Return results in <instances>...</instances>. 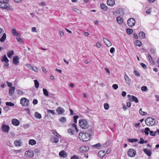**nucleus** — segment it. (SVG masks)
I'll list each match as a JSON object with an SVG mask.
<instances>
[{
    "instance_id": "nucleus-1",
    "label": "nucleus",
    "mask_w": 159,
    "mask_h": 159,
    "mask_svg": "<svg viewBox=\"0 0 159 159\" xmlns=\"http://www.w3.org/2000/svg\"><path fill=\"white\" fill-rule=\"evenodd\" d=\"M90 138V134L87 133L80 132L79 135V138L83 141L86 142L88 141Z\"/></svg>"
},
{
    "instance_id": "nucleus-2",
    "label": "nucleus",
    "mask_w": 159,
    "mask_h": 159,
    "mask_svg": "<svg viewBox=\"0 0 159 159\" xmlns=\"http://www.w3.org/2000/svg\"><path fill=\"white\" fill-rule=\"evenodd\" d=\"M79 124L80 126L82 129H88L89 126V124L86 120L81 119L79 120Z\"/></svg>"
},
{
    "instance_id": "nucleus-3",
    "label": "nucleus",
    "mask_w": 159,
    "mask_h": 159,
    "mask_svg": "<svg viewBox=\"0 0 159 159\" xmlns=\"http://www.w3.org/2000/svg\"><path fill=\"white\" fill-rule=\"evenodd\" d=\"M145 124L148 126L153 125L156 122L155 119L152 117H148L145 120Z\"/></svg>"
},
{
    "instance_id": "nucleus-4",
    "label": "nucleus",
    "mask_w": 159,
    "mask_h": 159,
    "mask_svg": "<svg viewBox=\"0 0 159 159\" xmlns=\"http://www.w3.org/2000/svg\"><path fill=\"white\" fill-rule=\"evenodd\" d=\"M11 7L8 3L4 0H0V8L3 9H8Z\"/></svg>"
},
{
    "instance_id": "nucleus-5",
    "label": "nucleus",
    "mask_w": 159,
    "mask_h": 159,
    "mask_svg": "<svg viewBox=\"0 0 159 159\" xmlns=\"http://www.w3.org/2000/svg\"><path fill=\"white\" fill-rule=\"evenodd\" d=\"M20 104L23 106H29V101L28 99L25 98H22L20 100Z\"/></svg>"
},
{
    "instance_id": "nucleus-6",
    "label": "nucleus",
    "mask_w": 159,
    "mask_h": 159,
    "mask_svg": "<svg viewBox=\"0 0 159 159\" xmlns=\"http://www.w3.org/2000/svg\"><path fill=\"white\" fill-rule=\"evenodd\" d=\"M136 154V151L134 149L130 148L128 151V155L129 157H134L135 156Z\"/></svg>"
},
{
    "instance_id": "nucleus-7",
    "label": "nucleus",
    "mask_w": 159,
    "mask_h": 159,
    "mask_svg": "<svg viewBox=\"0 0 159 159\" xmlns=\"http://www.w3.org/2000/svg\"><path fill=\"white\" fill-rule=\"evenodd\" d=\"M135 22V19L133 18H131L128 19L127 21L128 25L130 27H132L134 26Z\"/></svg>"
},
{
    "instance_id": "nucleus-8",
    "label": "nucleus",
    "mask_w": 159,
    "mask_h": 159,
    "mask_svg": "<svg viewBox=\"0 0 159 159\" xmlns=\"http://www.w3.org/2000/svg\"><path fill=\"white\" fill-rule=\"evenodd\" d=\"M24 156L26 157L31 158L34 157V153L32 151H25Z\"/></svg>"
},
{
    "instance_id": "nucleus-9",
    "label": "nucleus",
    "mask_w": 159,
    "mask_h": 159,
    "mask_svg": "<svg viewBox=\"0 0 159 159\" xmlns=\"http://www.w3.org/2000/svg\"><path fill=\"white\" fill-rule=\"evenodd\" d=\"M2 130L4 132H8L10 129V127L8 125L2 124L1 126Z\"/></svg>"
},
{
    "instance_id": "nucleus-10",
    "label": "nucleus",
    "mask_w": 159,
    "mask_h": 159,
    "mask_svg": "<svg viewBox=\"0 0 159 159\" xmlns=\"http://www.w3.org/2000/svg\"><path fill=\"white\" fill-rule=\"evenodd\" d=\"M26 66L30 69L33 70L35 72H37L38 70V69L36 67L34 66H32L29 64H27L26 65Z\"/></svg>"
},
{
    "instance_id": "nucleus-11",
    "label": "nucleus",
    "mask_w": 159,
    "mask_h": 159,
    "mask_svg": "<svg viewBox=\"0 0 159 159\" xmlns=\"http://www.w3.org/2000/svg\"><path fill=\"white\" fill-rule=\"evenodd\" d=\"M89 149V147L87 146H82L79 148V150L81 152H84L88 150Z\"/></svg>"
},
{
    "instance_id": "nucleus-12",
    "label": "nucleus",
    "mask_w": 159,
    "mask_h": 159,
    "mask_svg": "<svg viewBox=\"0 0 159 159\" xmlns=\"http://www.w3.org/2000/svg\"><path fill=\"white\" fill-rule=\"evenodd\" d=\"M128 97L129 98V99L130 101H133L135 102H138V100L137 98L134 96H130L129 95H128Z\"/></svg>"
},
{
    "instance_id": "nucleus-13",
    "label": "nucleus",
    "mask_w": 159,
    "mask_h": 159,
    "mask_svg": "<svg viewBox=\"0 0 159 159\" xmlns=\"http://www.w3.org/2000/svg\"><path fill=\"white\" fill-rule=\"evenodd\" d=\"M59 155L60 157L64 158L66 157H67L66 152L64 150H62L60 151L59 153Z\"/></svg>"
},
{
    "instance_id": "nucleus-14",
    "label": "nucleus",
    "mask_w": 159,
    "mask_h": 159,
    "mask_svg": "<svg viewBox=\"0 0 159 159\" xmlns=\"http://www.w3.org/2000/svg\"><path fill=\"white\" fill-rule=\"evenodd\" d=\"M124 78L126 83L128 85H129L130 84L131 80L130 79L126 74L125 75Z\"/></svg>"
},
{
    "instance_id": "nucleus-15",
    "label": "nucleus",
    "mask_w": 159,
    "mask_h": 159,
    "mask_svg": "<svg viewBox=\"0 0 159 159\" xmlns=\"http://www.w3.org/2000/svg\"><path fill=\"white\" fill-rule=\"evenodd\" d=\"M56 111L58 114H62L65 112V110L62 107H58L56 110Z\"/></svg>"
},
{
    "instance_id": "nucleus-16",
    "label": "nucleus",
    "mask_w": 159,
    "mask_h": 159,
    "mask_svg": "<svg viewBox=\"0 0 159 159\" xmlns=\"http://www.w3.org/2000/svg\"><path fill=\"white\" fill-rule=\"evenodd\" d=\"M103 41L104 43L107 46L109 47L111 45V42L106 38H103Z\"/></svg>"
},
{
    "instance_id": "nucleus-17",
    "label": "nucleus",
    "mask_w": 159,
    "mask_h": 159,
    "mask_svg": "<svg viewBox=\"0 0 159 159\" xmlns=\"http://www.w3.org/2000/svg\"><path fill=\"white\" fill-rule=\"evenodd\" d=\"M11 122L13 125L16 126L18 125L20 123L19 121L16 119H13L12 120Z\"/></svg>"
},
{
    "instance_id": "nucleus-18",
    "label": "nucleus",
    "mask_w": 159,
    "mask_h": 159,
    "mask_svg": "<svg viewBox=\"0 0 159 159\" xmlns=\"http://www.w3.org/2000/svg\"><path fill=\"white\" fill-rule=\"evenodd\" d=\"M107 3L108 6L112 7L115 4V1L114 0H107Z\"/></svg>"
},
{
    "instance_id": "nucleus-19",
    "label": "nucleus",
    "mask_w": 159,
    "mask_h": 159,
    "mask_svg": "<svg viewBox=\"0 0 159 159\" xmlns=\"http://www.w3.org/2000/svg\"><path fill=\"white\" fill-rule=\"evenodd\" d=\"M15 89V87H11L9 89V93L10 96H11L14 93V92Z\"/></svg>"
},
{
    "instance_id": "nucleus-20",
    "label": "nucleus",
    "mask_w": 159,
    "mask_h": 159,
    "mask_svg": "<svg viewBox=\"0 0 159 159\" xmlns=\"http://www.w3.org/2000/svg\"><path fill=\"white\" fill-rule=\"evenodd\" d=\"M19 57L18 56H16L13 58V63L16 65H17L19 63Z\"/></svg>"
},
{
    "instance_id": "nucleus-21",
    "label": "nucleus",
    "mask_w": 159,
    "mask_h": 159,
    "mask_svg": "<svg viewBox=\"0 0 159 159\" xmlns=\"http://www.w3.org/2000/svg\"><path fill=\"white\" fill-rule=\"evenodd\" d=\"M12 34L14 36H20L19 34L17 32L15 28H13L12 29Z\"/></svg>"
},
{
    "instance_id": "nucleus-22",
    "label": "nucleus",
    "mask_w": 159,
    "mask_h": 159,
    "mask_svg": "<svg viewBox=\"0 0 159 159\" xmlns=\"http://www.w3.org/2000/svg\"><path fill=\"white\" fill-rule=\"evenodd\" d=\"M143 152L145 153L148 156H150L151 155V152L150 150L144 148L143 149Z\"/></svg>"
},
{
    "instance_id": "nucleus-23",
    "label": "nucleus",
    "mask_w": 159,
    "mask_h": 159,
    "mask_svg": "<svg viewBox=\"0 0 159 159\" xmlns=\"http://www.w3.org/2000/svg\"><path fill=\"white\" fill-rule=\"evenodd\" d=\"M139 37L141 39H144L145 37V34L142 31L139 33Z\"/></svg>"
},
{
    "instance_id": "nucleus-24",
    "label": "nucleus",
    "mask_w": 159,
    "mask_h": 159,
    "mask_svg": "<svg viewBox=\"0 0 159 159\" xmlns=\"http://www.w3.org/2000/svg\"><path fill=\"white\" fill-rule=\"evenodd\" d=\"M100 7L101 9L104 11H106L107 10V7L104 3H101L100 4Z\"/></svg>"
},
{
    "instance_id": "nucleus-25",
    "label": "nucleus",
    "mask_w": 159,
    "mask_h": 159,
    "mask_svg": "<svg viewBox=\"0 0 159 159\" xmlns=\"http://www.w3.org/2000/svg\"><path fill=\"white\" fill-rule=\"evenodd\" d=\"M14 55V51L12 50L9 51L7 52V55L9 58H11Z\"/></svg>"
},
{
    "instance_id": "nucleus-26",
    "label": "nucleus",
    "mask_w": 159,
    "mask_h": 159,
    "mask_svg": "<svg viewBox=\"0 0 159 159\" xmlns=\"http://www.w3.org/2000/svg\"><path fill=\"white\" fill-rule=\"evenodd\" d=\"M22 143L21 140L15 141H14V144L16 146L19 147L21 146Z\"/></svg>"
},
{
    "instance_id": "nucleus-27",
    "label": "nucleus",
    "mask_w": 159,
    "mask_h": 159,
    "mask_svg": "<svg viewBox=\"0 0 159 159\" xmlns=\"http://www.w3.org/2000/svg\"><path fill=\"white\" fill-rule=\"evenodd\" d=\"M98 154L100 157H102L105 155V151L103 150L100 151L99 152Z\"/></svg>"
},
{
    "instance_id": "nucleus-28",
    "label": "nucleus",
    "mask_w": 159,
    "mask_h": 159,
    "mask_svg": "<svg viewBox=\"0 0 159 159\" xmlns=\"http://www.w3.org/2000/svg\"><path fill=\"white\" fill-rule=\"evenodd\" d=\"M116 21L119 24H121L123 23V20L120 17H116Z\"/></svg>"
},
{
    "instance_id": "nucleus-29",
    "label": "nucleus",
    "mask_w": 159,
    "mask_h": 159,
    "mask_svg": "<svg viewBox=\"0 0 159 159\" xmlns=\"http://www.w3.org/2000/svg\"><path fill=\"white\" fill-rule=\"evenodd\" d=\"M116 12L119 13L120 15H122L124 14V11L122 8H119L117 9Z\"/></svg>"
},
{
    "instance_id": "nucleus-30",
    "label": "nucleus",
    "mask_w": 159,
    "mask_h": 159,
    "mask_svg": "<svg viewBox=\"0 0 159 159\" xmlns=\"http://www.w3.org/2000/svg\"><path fill=\"white\" fill-rule=\"evenodd\" d=\"M73 130H74V131H76L77 132H78V129L76 127V125L75 123H73L71 125V128Z\"/></svg>"
},
{
    "instance_id": "nucleus-31",
    "label": "nucleus",
    "mask_w": 159,
    "mask_h": 159,
    "mask_svg": "<svg viewBox=\"0 0 159 159\" xmlns=\"http://www.w3.org/2000/svg\"><path fill=\"white\" fill-rule=\"evenodd\" d=\"M6 38V34L4 33L3 34L2 36L1 37L0 39V41L2 42H3Z\"/></svg>"
},
{
    "instance_id": "nucleus-32",
    "label": "nucleus",
    "mask_w": 159,
    "mask_h": 159,
    "mask_svg": "<svg viewBox=\"0 0 159 159\" xmlns=\"http://www.w3.org/2000/svg\"><path fill=\"white\" fill-rule=\"evenodd\" d=\"M35 116L36 118L39 119H40L41 118L42 116L40 113H39L37 112H35Z\"/></svg>"
},
{
    "instance_id": "nucleus-33",
    "label": "nucleus",
    "mask_w": 159,
    "mask_h": 159,
    "mask_svg": "<svg viewBox=\"0 0 159 159\" xmlns=\"http://www.w3.org/2000/svg\"><path fill=\"white\" fill-rule=\"evenodd\" d=\"M34 83L35 87L36 89H38L39 86V83L37 80H34Z\"/></svg>"
},
{
    "instance_id": "nucleus-34",
    "label": "nucleus",
    "mask_w": 159,
    "mask_h": 159,
    "mask_svg": "<svg viewBox=\"0 0 159 159\" xmlns=\"http://www.w3.org/2000/svg\"><path fill=\"white\" fill-rule=\"evenodd\" d=\"M36 143V141L34 139H30L29 141V144L31 145H34Z\"/></svg>"
},
{
    "instance_id": "nucleus-35",
    "label": "nucleus",
    "mask_w": 159,
    "mask_h": 159,
    "mask_svg": "<svg viewBox=\"0 0 159 159\" xmlns=\"http://www.w3.org/2000/svg\"><path fill=\"white\" fill-rule=\"evenodd\" d=\"M43 93L46 96H48V92L47 89L43 88Z\"/></svg>"
},
{
    "instance_id": "nucleus-36",
    "label": "nucleus",
    "mask_w": 159,
    "mask_h": 159,
    "mask_svg": "<svg viewBox=\"0 0 159 159\" xmlns=\"http://www.w3.org/2000/svg\"><path fill=\"white\" fill-rule=\"evenodd\" d=\"M2 61L5 62L6 63H8L9 62V60L6 57V55H5L3 57V59H2Z\"/></svg>"
},
{
    "instance_id": "nucleus-37",
    "label": "nucleus",
    "mask_w": 159,
    "mask_h": 159,
    "mask_svg": "<svg viewBox=\"0 0 159 159\" xmlns=\"http://www.w3.org/2000/svg\"><path fill=\"white\" fill-rule=\"evenodd\" d=\"M139 113L142 116H145L147 114V112L142 111V109L141 108L139 110Z\"/></svg>"
},
{
    "instance_id": "nucleus-38",
    "label": "nucleus",
    "mask_w": 159,
    "mask_h": 159,
    "mask_svg": "<svg viewBox=\"0 0 159 159\" xmlns=\"http://www.w3.org/2000/svg\"><path fill=\"white\" fill-rule=\"evenodd\" d=\"M6 105L7 106L9 107L13 106L15 105L14 103H12L11 102H7L6 103Z\"/></svg>"
},
{
    "instance_id": "nucleus-39",
    "label": "nucleus",
    "mask_w": 159,
    "mask_h": 159,
    "mask_svg": "<svg viewBox=\"0 0 159 159\" xmlns=\"http://www.w3.org/2000/svg\"><path fill=\"white\" fill-rule=\"evenodd\" d=\"M68 132L70 134L72 135L74 134L75 131L72 129H69L68 130Z\"/></svg>"
},
{
    "instance_id": "nucleus-40",
    "label": "nucleus",
    "mask_w": 159,
    "mask_h": 159,
    "mask_svg": "<svg viewBox=\"0 0 159 159\" xmlns=\"http://www.w3.org/2000/svg\"><path fill=\"white\" fill-rule=\"evenodd\" d=\"M128 140L129 142L133 143L134 142H136L138 141V139H128Z\"/></svg>"
},
{
    "instance_id": "nucleus-41",
    "label": "nucleus",
    "mask_w": 159,
    "mask_h": 159,
    "mask_svg": "<svg viewBox=\"0 0 159 159\" xmlns=\"http://www.w3.org/2000/svg\"><path fill=\"white\" fill-rule=\"evenodd\" d=\"M126 32L128 34H130L133 32V30L130 29H127L126 30Z\"/></svg>"
},
{
    "instance_id": "nucleus-42",
    "label": "nucleus",
    "mask_w": 159,
    "mask_h": 159,
    "mask_svg": "<svg viewBox=\"0 0 159 159\" xmlns=\"http://www.w3.org/2000/svg\"><path fill=\"white\" fill-rule=\"evenodd\" d=\"M52 133L54 134L55 136L58 137H60L61 136L56 131L52 130L51 131Z\"/></svg>"
},
{
    "instance_id": "nucleus-43",
    "label": "nucleus",
    "mask_w": 159,
    "mask_h": 159,
    "mask_svg": "<svg viewBox=\"0 0 159 159\" xmlns=\"http://www.w3.org/2000/svg\"><path fill=\"white\" fill-rule=\"evenodd\" d=\"M16 92L17 94L21 95H23L24 94V93L21 90L17 89L16 90Z\"/></svg>"
},
{
    "instance_id": "nucleus-44",
    "label": "nucleus",
    "mask_w": 159,
    "mask_h": 159,
    "mask_svg": "<svg viewBox=\"0 0 159 159\" xmlns=\"http://www.w3.org/2000/svg\"><path fill=\"white\" fill-rule=\"evenodd\" d=\"M150 131V129L148 128H146L145 129L144 132L146 135H148L149 134L148 131Z\"/></svg>"
},
{
    "instance_id": "nucleus-45",
    "label": "nucleus",
    "mask_w": 159,
    "mask_h": 159,
    "mask_svg": "<svg viewBox=\"0 0 159 159\" xmlns=\"http://www.w3.org/2000/svg\"><path fill=\"white\" fill-rule=\"evenodd\" d=\"M136 45L138 46H140L141 45V43L140 41L138 40H136L135 41Z\"/></svg>"
},
{
    "instance_id": "nucleus-46",
    "label": "nucleus",
    "mask_w": 159,
    "mask_h": 159,
    "mask_svg": "<svg viewBox=\"0 0 159 159\" xmlns=\"http://www.w3.org/2000/svg\"><path fill=\"white\" fill-rule=\"evenodd\" d=\"M104 107L105 110H107L109 108V106L107 103H105L104 104Z\"/></svg>"
},
{
    "instance_id": "nucleus-47",
    "label": "nucleus",
    "mask_w": 159,
    "mask_h": 159,
    "mask_svg": "<svg viewBox=\"0 0 159 159\" xmlns=\"http://www.w3.org/2000/svg\"><path fill=\"white\" fill-rule=\"evenodd\" d=\"M59 120L61 122H65L66 121V118L64 117H62L59 119Z\"/></svg>"
},
{
    "instance_id": "nucleus-48",
    "label": "nucleus",
    "mask_w": 159,
    "mask_h": 159,
    "mask_svg": "<svg viewBox=\"0 0 159 159\" xmlns=\"http://www.w3.org/2000/svg\"><path fill=\"white\" fill-rule=\"evenodd\" d=\"M148 57L149 60L150 62L152 64H154V62L152 60V57L149 54H148Z\"/></svg>"
},
{
    "instance_id": "nucleus-49",
    "label": "nucleus",
    "mask_w": 159,
    "mask_h": 159,
    "mask_svg": "<svg viewBox=\"0 0 159 159\" xmlns=\"http://www.w3.org/2000/svg\"><path fill=\"white\" fill-rule=\"evenodd\" d=\"M134 73L136 76L139 77L140 76V73L137 71L134 70Z\"/></svg>"
},
{
    "instance_id": "nucleus-50",
    "label": "nucleus",
    "mask_w": 159,
    "mask_h": 159,
    "mask_svg": "<svg viewBox=\"0 0 159 159\" xmlns=\"http://www.w3.org/2000/svg\"><path fill=\"white\" fill-rule=\"evenodd\" d=\"M140 65L144 69H146L147 68V67L146 65L143 63H141L140 64Z\"/></svg>"
},
{
    "instance_id": "nucleus-51",
    "label": "nucleus",
    "mask_w": 159,
    "mask_h": 159,
    "mask_svg": "<svg viewBox=\"0 0 159 159\" xmlns=\"http://www.w3.org/2000/svg\"><path fill=\"white\" fill-rule=\"evenodd\" d=\"M53 142L55 143H58V141H59V139L58 138H53Z\"/></svg>"
},
{
    "instance_id": "nucleus-52",
    "label": "nucleus",
    "mask_w": 159,
    "mask_h": 159,
    "mask_svg": "<svg viewBox=\"0 0 159 159\" xmlns=\"http://www.w3.org/2000/svg\"><path fill=\"white\" fill-rule=\"evenodd\" d=\"M112 87L114 88V89L115 90H116L118 88V85L117 84H113L112 85Z\"/></svg>"
},
{
    "instance_id": "nucleus-53",
    "label": "nucleus",
    "mask_w": 159,
    "mask_h": 159,
    "mask_svg": "<svg viewBox=\"0 0 159 159\" xmlns=\"http://www.w3.org/2000/svg\"><path fill=\"white\" fill-rule=\"evenodd\" d=\"M48 113H51L53 115L55 114V113L54 110H48L47 111Z\"/></svg>"
},
{
    "instance_id": "nucleus-54",
    "label": "nucleus",
    "mask_w": 159,
    "mask_h": 159,
    "mask_svg": "<svg viewBox=\"0 0 159 159\" xmlns=\"http://www.w3.org/2000/svg\"><path fill=\"white\" fill-rule=\"evenodd\" d=\"M139 143L140 144H142L144 143V140L142 138H140V141L139 142Z\"/></svg>"
},
{
    "instance_id": "nucleus-55",
    "label": "nucleus",
    "mask_w": 159,
    "mask_h": 159,
    "mask_svg": "<svg viewBox=\"0 0 159 159\" xmlns=\"http://www.w3.org/2000/svg\"><path fill=\"white\" fill-rule=\"evenodd\" d=\"M147 87L146 86H142L141 88V89L142 90L145 91H146L147 89Z\"/></svg>"
},
{
    "instance_id": "nucleus-56",
    "label": "nucleus",
    "mask_w": 159,
    "mask_h": 159,
    "mask_svg": "<svg viewBox=\"0 0 159 159\" xmlns=\"http://www.w3.org/2000/svg\"><path fill=\"white\" fill-rule=\"evenodd\" d=\"M3 109L6 111H7L10 109L8 107H4L3 108Z\"/></svg>"
},
{
    "instance_id": "nucleus-57",
    "label": "nucleus",
    "mask_w": 159,
    "mask_h": 159,
    "mask_svg": "<svg viewBox=\"0 0 159 159\" xmlns=\"http://www.w3.org/2000/svg\"><path fill=\"white\" fill-rule=\"evenodd\" d=\"M39 5L40 6H45L46 5V3L45 2H42L41 3H39Z\"/></svg>"
},
{
    "instance_id": "nucleus-58",
    "label": "nucleus",
    "mask_w": 159,
    "mask_h": 159,
    "mask_svg": "<svg viewBox=\"0 0 159 159\" xmlns=\"http://www.w3.org/2000/svg\"><path fill=\"white\" fill-rule=\"evenodd\" d=\"M109 145V142H107L105 143H104L103 144V146L104 147H107Z\"/></svg>"
},
{
    "instance_id": "nucleus-59",
    "label": "nucleus",
    "mask_w": 159,
    "mask_h": 159,
    "mask_svg": "<svg viewBox=\"0 0 159 159\" xmlns=\"http://www.w3.org/2000/svg\"><path fill=\"white\" fill-rule=\"evenodd\" d=\"M78 116H75L74 117V122L76 123L77 122V120L78 118Z\"/></svg>"
},
{
    "instance_id": "nucleus-60",
    "label": "nucleus",
    "mask_w": 159,
    "mask_h": 159,
    "mask_svg": "<svg viewBox=\"0 0 159 159\" xmlns=\"http://www.w3.org/2000/svg\"><path fill=\"white\" fill-rule=\"evenodd\" d=\"M96 46L98 48H100L102 46V44L100 42H98L97 43Z\"/></svg>"
},
{
    "instance_id": "nucleus-61",
    "label": "nucleus",
    "mask_w": 159,
    "mask_h": 159,
    "mask_svg": "<svg viewBox=\"0 0 159 159\" xmlns=\"http://www.w3.org/2000/svg\"><path fill=\"white\" fill-rule=\"evenodd\" d=\"M93 146L96 148H98L101 146V144L100 143H98L96 144L93 145Z\"/></svg>"
},
{
    "instance_id": "nucleus-62",
    "label": "nucleus",
    "mask_w": 159,
    "mask_h": 159,
    "mask_svg": "<svg viewBox=\"0 0 159 159\" xmlns=\"http://www.w3.org/2000/svg\"><path fill=\"white\" fill-rule=\"evenodd\" d=\"M115 50V48H114L112 47L110 49V52L111 53H113L114 52Z\"/></svg>"
},
{
    "instance_id": "nucleus-63",
    "label": "nucleus",
    "mask_w": 159,
    "mask_h": 159,
    "mask_svg": "<svg viewBox=\"0 0 159 159\" xmlns=\"http://www.w3.org/2000/svg\"><path fill=\"white\" fill-rule=\"evenodd\" d=\"M70 159H78V157L76 155H74L71 157Z\"/></svg>"
},
{
    "instance_id": "nucleus-64",
    "label": "nucleus",
    "mask_w": 159,
    "mask_h": 159,
    "mask_svg": "<svg viewBox=\"0 0 159 159\" xmlns=\"http://www.w3.org/2000/svg\"><path fill=\"white\" fill-rule=\"evenodd\" d=\"M38 100L36 99H34L33 102V103L34 105H36L38 103Z\"/></svg>"
}]
</instances>
